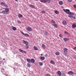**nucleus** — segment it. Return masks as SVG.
I'll list each match as a JSON object with an SVG mask.
<instances>
[{
  "instance_id": "obj_1",
  "label": "nucleus",
  "mask_w": 76,
  "mask_h": 76,
  "mask_svg": "<svg viewBox=\"0 0 76 76\" xmlns=\"http://www.w3.org/2000/svg\"><path fill=\"white\" fill-rule=\"evenodd\" d=\"M63 10L65 12H66V13H67V14L69 15H68V16L69 18H74V19H76L75 17H73L72 16V15H74V13L73 12H72L70 11V10H65L64 9H63Z\"/></svg>"
},
{
  "instance_id": "obj_2",
  "label": "nucleus",
  "mask_w": 76,
  "mask_h": 76,
  "mask_svg": "<svg viewBox=\"0 0 76 76\" xmlns=\"http://www.w3.org/2000/svg\"><path fill=\"white\" fill-rule=\"evenodd\" d=\"M23 42L24 44L26 45V49H28L29 48V45H28V44H29L28 42L26 41H25V40H23Z\"/></svg>"
},
{
  "instance_id": "obj_3",
  "label": "nucleus",
  "mask_w": 76,
  "mask_h": 76,
  "mask_svg": "<svg viewBox=\"0 0 76 76\" xmlns=\"http://www.w3.org/2000/svg\"><path fill=\"white\" fill-rule=\"evenodd\" d=\"M51 1V0H41L40 1L43 3H50Z\"/></svg>"
},
{
  "instance_id": "obj_4",
  "label": "nucleus",
  "mask_w": 76,
  "mask_h": 76,
  "mask_svg": "<svg viewBox=\"0 0 76 76\" xmlns=\"http://www.w3.org/2000/svg\"><path fill=\"white\" fill-rule=\"evenodd\" d=\"M20 32L21 34H22L23 35H24V36H26V37H29V35L28 34H27L26 33L24 34L23 32L22 31H20Z\"/></svg>"
},
{
  "instance_id": "obj_5",
  "label": "nucleus",
  "mask_w": 76,
  "mask_h": 76,
  "mask_svg": "<svg viewBox=\"0 0 76 76\" xmlns=\"http://www.w3.org/2000/svg\"><path fill=\"white\" fill-rule=\"evenodd\" d=\"M68 73L69 75H74V72L72 71L68 72Z\"/></svg>"
},
{
  "instance_id": "obj_6",
  "label": "nucleus",
  "mask_w": 76,
  "mask_h": 76,
  "mask_svg": "<svg viewBox=\"0 0 76 76\" xmlns=\"http://www.w3.org/2000/svg\"><path fill=\"white\" fill-rule=\"evenodd\" d=\"M19 50L20 52L21 53H26V52L24 51V50L21 49H19Z\"/></svg>"
},
{
  "instance_id": "obj_7",
  "label": "nucleus",
  "mask_w": 76,
  "mask_h": 76,
  "mask_svg": "<svg viewBox=\"0 0 76 76\" xmlns=\"http://www.w3.org/2000/svg\"><path fill=\"white\" fill-rule=\"evenodd\" d=\"M26 30L27 31H32V28L30 27H28L27 28H26Z\"/></svg>"
},
{
  "instance_id": "obj_8",
  "label": "nucleus",
  "mask_w": 76,
  "mask_h": 76,
  "mask_svg": "<svg viewBox=\"0 0 76 76\" xmlns=\"http://www.w3.org/2000/svg\"><path fill=\"white\" fill-rule=\"evenodd\" d=\"M29 6L30 7H31V8H33V9L35 8V7L32 4H29Z\"/></svg>"
},
{
  "instance_id": "obj_9",
  "label": "nucleus",
  "mask_w": 76,
  "mask_h": 76,
  "mask_svg": "<svg viewBox=\"0 0 76 76\" xmlns=\"http://www.w3.org/2000/svg\"><path fill=\"white\" fill-rule=\"evenodd\" d=\"M76 27V23H74L72 26V28H75Z\"/></svg>"
},
{
  "instance_id": "obj_10",
  "label": "nucleus",
  "mask_w": 76,
  "mask_h": 76,
  "mask_svg": "<svg viewBox=\"0 0 76 76\" xmlns=\"http://www.w3.org/2000/svg\"><path fill=\"white\" fill-rule=\"evenodd\" d=\"M63 50L64 52V53H67V52L68 51L67 50V48H65Z\"/></svg>"
},
{
  "instance_id": "obj_11",
  "label": "nucleus",
  "mask_w": 76,
  "mask_h": 76,
  "mask_svg": "<svg viewBox=\"0 0 76 76\" xmlns=\"http://www.w3.org/2000/svg\"><path fill=\"white\" fill-rule=\"evenodd\" d=\"M57 73H58V75H59V76H61V72H60V71H59L58 72H57Z\"/></svg>"
},
{
  "instance_id": "obj_12",
  "label": "nucleus",
  "mask_w": 76,
  "mask_h": 76,
  "mask_svg": "<svg viewBox=\"0 0 76 76\" xmlns=\"http://www.w3.org/2000/svg\"><path fill=\"white\" fill-rule=\"evenodd\" d=\"M31 63H35V61L34 60V59L33 58H32L31 59Z\"/></svg>"
},
{
  "instance_id": "obj_13",
  "label": "nucleus",
  "mask_w": 76,
  "mask_h": 76,
  "mask_svg": "<svg viewBox=\"0 0 76 76\" xmlns=\"http://www.w3.org/2000/svg\"><path fill=\"white\" fill-rule=\"evenodd\" d=\"M5 12L7 13L9 11V8H5Z\"/></svg>"
},
{
  "instance_id": "obj_14",
  "label": "nucleus",
  "mask_w": 76,
  "mask_h": 76,
  "mask_svg": "<svg viewBox=\"0 0 76 76\" xmlns=\"http://www.w3.org/2000/svg\"><path fill=\"white\" fill-rule=\"evenodd\" d=\"M26 61L28 63H31V59L29 58H28L26 59Z\"/></svg>"
},
{
  "instance_id": "obj_15",
  "label": "nucleus",
  "mask_w": 76,
  "mask_h": 76,
  "mask_svg": "<svg viewBox=\"0 0 76 76\" xmlns=\"http://www.w3.org/2000/svg\"><path fill=\"white\" fill-rule=\"evenodd\" d=\"M59 4L60 5H63V2L61 1L59 2Z\"/></svg>"
},
{
  "instance_id": "obj_16",
  "label": "nucleus",
  "mask_w": 76,
  "mask_h": 76,
  "mask_svg": "<svg viewBox=\"0 0 76 76\" xmlns=\"http://www.w3.org/2000/svg\"><path fill=\"white\" fill-rule=\"evenodd\" d=\"M62 23L63 25H66V24H67V22H66V20H64L63 21Z\"/></svg>"
},
{
  "instance_id": "obj_17",
  "label": "nucleus",
  "mask_w": 76,
  "mask_h": 76,
  "mask_svg": "<svg viewBox=\"0 0 76 76\" xmlns=\"http://www.w3.org/2000/svg\"><path fill=\"white\" fill-rule=\"evenodd\" d=\"M40 58L42 60H44L45 59V57L42 56H40Z\"/></svg>"
},
{
  "instance_id": "obj_18",
  "label": "nucleus",
  "mask_w": 76,
  "mask_h": 76,
  "mask_svg": "<svg viewBox=\"0 0 76 76\" xmlns=\"http://www.w3.org/2000/svg\"><path fill=\"white\" fill-rule=\"evenodd\" d=\"M50 64H55V63H54V61H53L52 60H51L50 61Z\"/></svg>"
},
{
  "instance_id": "obj_19",
  "label": "nucleus",
  "mask_w": 76,
  "mask_h": 76,
  "mask_svg": "<svg viewBox=\"0 0 76 76\" xmlns=\"http://www.w3.org/2000/svg\"><path fill=\"white\" fill-rule=\"evenodd\" d=\"M1 12L3 14H7V13L5 11L3 10Z\"/></svg>"
},
{
  "instance_id": "obj_20",
  "label": "nucleus",
  "mask_w": 76,
  "mask_h": 76,
  "mask_svg": "<svg viewBox=\"0 0 76 76\" xmlns=\"http://www.w3.org/2000/svg\"><path fill=\"white\" fill-rule=\"evenodd\" d=\"M39 64L40 66H42L43 65V63L42 62H39Z\"/></svg>"
},
{
  "instance_id": "obj_21",
  "label": "nucleus",
  "mask_w": 76,
  "mask_h": 76,
  "mask_svg": "<svg viewBox=\"0 0 76 76\" xmlns=\"http://www.w3.org/2000/svg\"><path fill=\"white\" fill-rule=\"evenodd\" d=\"M33 48H34V50H36V51H37V50H38V48H37V47L36 46H34L33 47Z\"/></svg>"
},
{
  "instance_id": "obj_22",
  "label": "nucleus",
  "mask_w": 76,
  "mask_h": 76,
  "mask_svg": "<svg viewBox=\"0 0 76 76\" xmlns=\"http://www.w3.org/2000/svg\"><path fill=\"white\" fill-rule=\"evenodd\" d=\"M44 33L45 35H48V33L46 31H44Z\"/></svg>"
},
{
  "instance_id": "obj_23",
  "label": "nucleus",
  "mask_w": 76,
  "mask_h": 76,
  "mask_svg": "<svg viewBox=\"0 0 76 76\" xmlns=\"http://www.w3.org/2000/svg\"><path fill=\"white\" fill-rule=\"evenodd\" d=\"M53 25L55 27V28H58V26H57V25L56 24H53Z\"/></svg>"
},
{
  "instance_id": "obj_24",
  "label": "nucleus",
  "mask_w": 76,
  "mask_h": 76,
  "mask_svg": "<svg viewBox=\"0 0 76 76\" xmlns=\"http://www.w3.org/2000/svg\"><path fill=\"white\" fill-rule=\"evenodd\" d=\"M18 18H22L23 16V15H22L21 14H19L18 16Z\"/></svg>"
},
{
  "instance_id": "obj_25",
  "label": "nucleus",
  "mask_w": 76,
  "mask_h": 76,
  "mask_svg": "<svg viewBox=\"0 0 76 76\" xmlns=\"http://www.w3.org/2000/svg\"><path fill=\"white\" fill-rule=\"evenodd\" d=\"M42 47L43 49H45V45H42Z\"/></svg>"
},
{
  "instance_id": "obj_26",
  "label": "nucleus",
  "mask_w": 76,
  "mask_h": 76,
  "mask_svg": "<svg viewBox=\"0 0 76 76\" xmlns=\"http://www.w3.org/2000/svg\"><path fill=\"white\" fill-rule=\"evenodd\" d=\"M12 29L13 31H16V27H13L12 28Z\"/></svg>"
},
{
  "instance_id": "obj_27",
  "label": "nucleus",
  "mask_w": 76,
  "mask_h": 76,
  "mask_svg": "<svg viewBox=\"0 0 76 76\" xmlns=\"http://www.w3.org/2000/svg\"><path fill=\"white\" fill-rule=\"evenodd\" d=\"M55 54L56 56H58L60 54V53L58 52H56L55 53Z\"/></svg>"
},
{
  "instance_id": "obj_28",
  "label": "nucleus",
  "mask_w": 76,
  "mask_h": 76,
  "mask_svg": "<svg viewBox=\"0 0 76 76\" xmlns=\"http://www.w3.org/2000/svg\"><path fill=\"white\" fill-rule=\"evenodd\" d=\"M27 66L28 67H31V64L29 63H28L27 64Z\"/></svg>"
},
{
  "instance_id": "obj_29",
  "label": "nucleus",
  "mask_w": 76,
  "mask_h": 76,
  "mask_svg": "<svg viewBox=\"0 0 76 76\" xmlns=\"http://www.w3.org/2000/svg\"><path fill=\"white\" fill-rule=\"evenodd\" d=\"M51 22L53 23H56V22H55L54 20H51Z\"/></svg>"
},
{
  "instance_id": "obj_30",
  "label": "nucleus",
  "mask_w": 76,
  "mask_h": 76,
  "mask_svg": "<svg viewBox=\"0 0 76 76\" xmlns=\"http://www.w3.org/2000/svg\"><path fill=\"white\" fill-rule=\"evenodd\" d=\"M54 13H55L56 14H58V11L57 10H56L55 11Z\"/></svg>"
},
{
  "instance_id": "obj_31",
  "label": "nucleus",
  "mask_w": 76,
  "mask_h": 76,
  "mask_svg": "<svg viewBox=\"0 0 76 76\" xmlns=\"http://www.w3.org/2000/svg\"><path fill=\"white\" fill-rule=\"evenodd\" d=\"M64 41H67L68 39L67 38H64Z\"/></svg>"
},
{
  "instance_id": "obj_32",
  "label": "nucleus",
  "mask_w": 76,
  "mask_h": 76,
  "mask_svg": "<svg viewBox=\"0 0 76 76\" xmlns=\"http://www.w3.org/2000/svg\"><path fill=\"white\" fill-rule=\"evenodd\" d=\"M41 12L42 13H43V14H44V13H45V11H41Z\"/></svg>"
},
{
  "instance_id": "obj_33",
  "label": "nucleus",
  "mask_w": 76,
  "mask_h": 76,
  "mask_svg": "<svg viewBox=\"0 0 76 76\" xmlns=\"http://www.w3.org/2000/svg\"><path fill=\"white\" fill-rule=\"evenodd\" d=\"M4 7H8V5H7L5 3L4 5Z\"/></svg>"
},
{
  "instance_id": "obj_34",
  "label": "nucleus",
  "mask_w": 76,
  "mask_h": 76,
  "mask_svg": "<svg viewBox=\"0 0 76 76\" xmlns=\"http://www.w3.org/2000/svg\"><path fill=\"white\" fill-rule=\"evenodd\" d=\"M1 5H2V6H4V4H5V3L4 2H1Z\"/></svg>"
},
{
  "instance_id": "obj_35",
  "label": "nucleus",
  "mask_w": 76,
  "mask_h": 76,
  "mask_svg": "<svg viewBox=\"0 0 76 76\" xmlns=\"http://www.w3.org/2000/svg\"><path fill=\"white\" fill-rule=\"evenodd\" d=\"M64 33V34H69V33H68L66 31H65Z\"/></svg>"
},
{
  "instance_id": "obj_36",
  "label": "nucleus",
  "mask_w": 76,
  "mask_h": 76,
  "mask_svg": "<svg viewBox=\"0 0 76 76\" xmlns=\"http://www.w3.org/2000/svg\"><path fill=\"white\" fill-rule=\"evenodd\" d=\"M59 37L60 38H63V35L61 34L59 35Z\"/></svg>"
},
{
  "instance_id": "obj_37",
  "label": "nucleus",
  "mask_w": 76,
  "mask_h": 76,
  "mask_svg": "<svg viewBox=\"0 0 76 76\" xmlns=\"http://www.w3.org/2000/svg\"><path fill=\"white\" fill-rule=\"evenodd\" d=\"M62 75H63L64 76H65L66 75V74L63 72L62 74Z\"/></svg>"
},
{
  "instance_id": "obj_38",
  "label": "nucleus",
  "mask_w": 76,
  "mask_h": 76,
  "mask_svg": "<svg viewBox=\"0 0 76 76\" xmlns=\"http://www.w3.org/2000/svg\"><path fill=\"white\" fill-rule=\"evenodd\" d=\"M73 6H74V8H75V9H76V5L75 4H74Z\"/></svg>"
},
{
  "instance_id": "obj_39",
  "label": "nucleus",
  "mask_w": 76,
  "mask_h": 76,
  "mask_svg": "<svg viewBox=\"0 0 76 76\" xmlns=\"http://www.w3.org/2000/svg\"><path fill=\"white\" fill-rule=\"evenodd\" d=\"M17 23H18L19 24H20V23H21V22L20 21H17Z\"/></svg>"
},
{
  "instance_id": "obj_40",
  "label": "nucleus",
  "mask_w": 76,
  "mask_h": 76,
  "mask_svg": "<svg viewBox=\"0 0 76 76\" xmlns=\"http://www.w3.org/2000/svg\"><path fill=\"white\" fill-rule=\"evenodd\" d=\"M45 76H50V75L49 74H46L45 75Z\"/></svg>"
},
{
  "instance_id": "obj_41",
  "label": "nucleus",
  "mask_w": 76,
  "mask_h": 76,
  "mask_svg": "<svg viewBox=\"0 0 76 76\" xmlns=\"http://www.w3.org/2000/svg\"><path fill=\"white\" fill-rule=\"evenodd\" d=\"M69 2H72V0H68Z\"/></svg>"
},
{
  "instance_id": "obj_42",
  "label": "nucleus",
  "mask_w": 76,
  "mask_h": 76,
  "mask_svg": "<svg viewBox=\"0 0 76 76\" xmlns=\"http://www.w3.org/2000/svg\"><path fill=\"white\" fill-rule=\"evenodd\" d=\"M74 50H76V46L74 47Z\"/></svg>"
},
{
  "instance_id": "obj_43",
  "label": "nucleus",
  "mask_w": 76,
  "mask_h": 76,
  "mask_svg": "<svg viewBox=\"0 0 76 76\" xmlns=\"http://www.w3.org/2000/svg\"><path fill=\"white\" fill-rule=\"evenodd\" d=\"M15 1H18V0H15Z\"/></svg>"
},
{
  "instance_id": "obj_44",
  "label": "nucleus",
  "mask_w": 76,
  "mask_h": 76,
  "mask_svg": "<svg viewBox=\"0 0 76 76\" xmlns=\"http://www.w3.org/2000/svg\"><path fill=\"white\" fill-rule=\"evenodd\" d=\"M41 56H42V54H41Z\"/></svg>"
},
{
  "instance_id": "obj_45",
  "label": "nucleus",
  "mask_w": 76,
  "mask_h": 76,
  "mask_svg": "<svg viewBox=\"0 0 76 76\" xmlns=\"http://www.w3.org/2000/svg\"><path fill=\"white\" fill-rule=\"evenodd\" d=\"M5 60V59L4 58V59H3V60Z\"/></svg>"
},
{
  "instance_id": "obj_46",
  "label": "nucleus",
  "mask_w": 76,
  "mask_h": 76,
  "mask_svg": "<svg viewBox=\"0 0 76 76\" xmlns=\"http://www.w3.org/2000/svg\"><path fill=\"white\" fill-rule=\"evenodd\" d=\"M47 56V54L46 55V56Z\"/></svg>"
},
{
  "instance_id": "obj_47",
  "label": "nucleus",
  "mask_w": 76,
  "mask_h": 76,
  "mask_svg": "<svg viewBox=\"0 0 76 76\" xmlns=\"http://www.w3.org/2000/svg\"><path fill=\"white\" fill-rule=\"evenodd\" d=\"M35 1H37V0H34Z\"/></svg>"
},
{
  "instance_id": "obj_48",
  "label": "nucleus",
  "mask_w": 76,
  "mask_h": 76,
  "mask_svg": "<svg viewBox=\"0 0 76 76\" xmlns=\"http://www.w3.org/2000/svg\"><path fill=\"white\" fill-rule=\"evenodd\" d=\"M65 55H66V54H65Z\"/></svg>"
},
{
  "instance_id": "obj_49",
  "label": "nucleus",
  "mask_w": 76,
  "mask_h": 76,
  "mask_svg": "<svg viewBox=\"0 0 76 76\" xmlns=\"http://www.w3.org/2000/svg\"><path fill=\"white\" fill-rule=\"evenodd\" d=\"M24 76H26V75H24Z\"/></svg>"
},
{
  "instance_id": "obj_50",
  "label": "nucleus",
  "mask_w": 76,
  "mask_h": 76,
  "mask_svg": "<svg viewBox=\"0 0 76 76\" xmlns=\"http://www.w3.org/2000/svg\"><path fill=\"white\" fill-rule=\"evenodd\" d=\"M75 57H76V56H75Z\"/></svg>"
}]
</instances>
